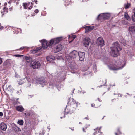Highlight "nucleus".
<instances>
[{
	"label": "nucleus",
	"mask_w": 135,
	"mask_h": 135,
	"mask_svg": "<svg viewBox=\"0 0 135 135\" xmlns=\"http://www.w3.org/2000/svg\"><path fill=\"white\" fill-rule=\"evenodd\" d=\"M45 133V131L43 130L42 132H40L39 135H44Z\"/></svg>",
	"instance_id": "72a5a7b5"
},
{
	"label": "nucleus",
	"mask_w": 135,
	"mask_h": 135,
	"mask_svg": "<svg viewBox=\"0 0 135 135\" xmlns=\"http://www.w3.org/2000/svg\"><path fill=\"white\" fill-rule=\"evenodd\" d=\"M125 62L123 60H120L117 61L115 64L112 66L111 69L113 70H118L120 69L125 66Z\"/></svg>",
	"instance_id": "20e7f679"
},
{
	"label": "nucleus",
	"mask_w": 135,
	"mask_h": 135,
	"mask_svg": "<svg viewBox=\"0 0 135 135\" xmlns=\"http://www.w3.org/2000/svg\"><path fill=\"white\" fill-rule=\"evenodd\" d=\"M101 128V127H100L99 129H98V127H97V128H96V130L98 131V132H99L100 131V130Z\"/></svg>",
	"instance_id": "f704fd0d"
},
{
	"label": "nucleus",
	"mask_w": 135,
	"mask_h": 135,
	"mask_svg": "<svg viewBox=\"0 0 135 135\" xmlns=\"http://www.w3.org/2000/svg\"><path fill=\"white\" fill-rule=\"evenodd\" d=\"M90 42V39L88 37L84 38L83 41L84 46L86 47L89 45Z\"/></svg>",
	"instance_id": "9b49d317"
},
{
	"label": "nucleus",
	"mask_w": 135,
	"mask_h": 135,
	"mask_svg": "<svg viewBox=\"0 0 135 135\" xmlns=\"http://www.w3.org/2000/svg\"><path fill=\"white\" fill-rule=\"evenodd\" d=\"M34 12H35V13H38V12H39V11H38V9H37L35 10V11H34Z\"/></svg>",
	"instance_id": "4c0bfd02"
},
{
	"label": "nucleus",
	"mask_w": 135,
	"mask_h": 135,
	"mask_svg": "<svg viewBox=\"0 0 135 135\" xmlns=\"http://www.w3.org/2000/svg\"><path fill=\"white\" fill-rule=\"evenodd\" d=\"M62 37H60L55 38L52 39L48 43L47 41L45 39L40 40V41L41 43L42 48L45 49L46 48L48 47H50L53 44L55 45L57 44L62 40Z\"/></svg>",
	"instance_id": "f03ea898"
},
{
	"label": "nucleus",
	"mask_w": 135,
	"mask_h": 135,
	"mask_svg": "<svg viewBox=\"0 0 135 135\" xmlns=\"http://www.w3.org/2000/svg\"><path fill=\"white\" fill-rule=\"evenodd\" d=\"M69 36V38H73V39H75L76 37V36L75 35H72V36H70V35H69L68 36Z\"/></svg>",
	"instance_id": "cd10ccee"
},
{
	"label": "nucleus",
	"mask_w": 135,
	"mask_h": 135,
	"mask_svg": "<svg viewBox=\"0 0 135 135\" xmlns=\"http://www.w3.org/2000/svg\"><path fill=\"white\" fill-rule=\"evenodd\" d=\"M85 29V32L87 33L89 31H91L93 29V26H86L84 27Z\"/></svg>",
	"instance_id": "2eb2a0df"
},
{
	"label": "nucleus",
	"mask_w": 135,
	"mask_h": 135,
	"mask_svg": "<svg viewBox=\"0 0 135 135\" xmlns=\"http://www.w3.org/2000/svg\"><path fill=\"white\" fill-rule=\"evenodd\" d=\"M21 92H22V91H21V89H20L19 90L17 91L16 93L17 94L19 95V94H21Z\"/></svg>",
	"instance_id": "2f4dec72"
},
{
	"label": "nucleus",
	"mask_w": 135,
	"mask_h": 135,
	"mask_svg": "<svg viewBox=\"0 0 135 135\" xmlns=\"http://www.w3.org/2000/svg\"><path fill=\"white\" fill-rule=\"evenodd\" d=\"M98 99L99 102H101V101L99 99V98H98Z\"/></svg>",
	"instance_id": "de8ad7c7"
},
{
	"label": "nucleus",
	"mask_w": 135,
	"mask_h": 135,
	"mask_svg": "<svg viewBox=\"0 0 135 135\" xmlns=\"http://www.w3.org/2000/svg\"><path fill=\"white\" fill-rule=\"evenodd\" d=\"M34 1L36 4H37V0H34Z\"/></svg>",
	"instance_id": "37998d69"
},
{
	"label": "nucleus",
	"mask_w": 135,
	"mask_h": 135,
	"mask_svg": "<svg viewBox=\"0 0 135 135\" xmlns=\"http://www.w3.org/2000/svg\"><path fill=\"white\" fill-rule=\"evenodd\" d=\"M10 6H9V8H8L6 7H4L3 8V10H4V13L2 11H1V13H2V16L3 17V15H4V14L7 13L8 12V9H11V8H10Z\"/></svg>",
	"instance_id": "f3484780"
},
{
	"label": "nucleus",
	"mask_w": 135,
	"mask_h": 135,
	"mask_svg": "<svg viewBox=\"0 0 135 135\" xmlns=\"http://www.w3.org/2000/svg\"><path fill=\"white\" fill-rule=\"evenodd\" d=\"M129 31L132 33H135V26H132L129 27Z\"/></svg>",
	"instance_id": "412c9836"
},
{
	"label": "nucleus",
	"mask_w": 135,
	"mask_h": 135,
	"mask_svg": "<svg viewBox=\"0 0 135 135\" xmlns=\"http://www.w3.org/2000/svg\"><path fill=\"white\" fill-rule=\"evenodd\" d=\"M73 39L72 40H71V41H69V43H70L71 42L73 41Z\"/></svg>",
	"instance_id": "09e8293b"
},
{
	"label": "nucleus",
	"mask_w": 135,
	"mask_h": 135,
	"mask_svg": "<svg viewBox=\"0 0 135 135\" xmlns=\"http://www.w3.org/2000/svg\"><path fill=\"white\" fill-rule=\"evenodd\" d=\"M63 48V47L61 44H59L54 48L55 53H57L61 50Z\"/></svg>",
	"instance_id": "9d476101"
},
{
	"label": "nucleus",
	"mask_w": 135,
	"mask_h": 135,
	"mask_svg": "<svg viewBox=\"0 0 135 135\" xmlns=\"http://www.w3.org/2000/svg\"><path fill=\"white\" fill-rule=\"evenodd\" d=\"M79 56V59L80 61H83L85 58V53L84 52H80L78 54Z\"/></svg>",
	"instance_id": "f8f14e48"
},
{
	"label": "nucleus",
	"mask_w": 135,
	"mask_h": 135,
	"mask_svg": "<svg viewBox=\"0 0 135 135\" xmlns=\"http://www.w3.org/2000/svg\"><path fill=\"white\" fill-rule=\"evenodd\" d=\"M55 59V58L54 57L52 56H48L46 58L47 60L49 62H51L53 61Z\"/></svg>",
	"instance_id": "aec40b11"
},
{
	"label": "nucleus",
	"mask_w": 135,
	"mask_h": 135,
	"mask_svg": "<svg viewBox=\"0 0 135 135\" xmlns=\"http://www.w3.org/2000/svg\"><path fill=\"white\" fill-rule=\"evenodd\" d=\"M84 128H83V131H84Z\"/></svg>",
	"instance_id": "3c124183"
},
{
	"label": "nucleus",
	"mask_w": 135,
	"mask_h": 135,
	"mask_svg": "<svg viewBox=\"0 0 135 135\" xmlns=\"http://www.w3.org/2000/svg\"><path fill=\"white\" fill-rule=\"evenodd\" d=\"M119 95H120V96L121 97L122 96L121 94H118V96H119Z\"/></svg>",
	"instance_id": "8fccbe9b"
},
{
	"label": "nucleus",
	"mask_w": 135,
	"mask_h": 135,
	"mask_svg": "<svg viewBox=\"0 0 135 135\" xmlns=\"http://www.w3.org/2000/svg\"><path fill=\"white\" fill-rule=\"evenodd\" d=\"M4 6H6L7 5V3H6V2H5V3H4Z\"/></svg>",
	"instance_id": "a18cd8bd"
},
{
	"label": "nucleus",
	"mask_w": 135,
	"mask_h": 135,
	"mask_svg": "<svg viewBox=\"0 0 135 135\" xmlns=\"http://www.w3.org/2000/svg\"><path fill=\"white\" fill-rule=\"evenodd\" d=\"M0 5H1V3H0Z\"/></svg>",
	"instance_id": "680f3d73"
},
{
	"label": "nucleus",
	"mask_w": 135,
	"mask_h": 135,
	"mask_svg": "<svg viewBox=\"0 0 135 135\" xmlns=\"http://www.w3.org/2000/svg\"><path fill=\"white\" fill-rule=\"evenodd\" d=\"M11 86H9V87H11Z\"/></svg>",
	"instance_id": "6e6d98bb"
},
{
	"label": "nucleus",
	"mask_w": 135,
	"mask_h": 135,
	"mask_svg": "<svg viewBox=\"0 0 135 135\" xmlns=\"http://www.w3.org/2000/svg\"><path fill=\"white\" fill-rule=\"evenodd\" d=\"M102 135V133H100V134L99 135Z\"/></svg>",
	"instance_id": "603ef678"
},
{
	"label": "nucleus",
	"mask_w": 135,
	"mask_h": 135,
	"mask_svg": "<svg viewBox=\"0 0 135 135\" xmlns=\"http://www.w3.org/2000/svg\"><path fill=\"white\" fill-rule=\"evenodd\" d=\"M27 80V81L29 82L30 81V79L28 78H26L23 79L22 80H20L18 81V84L20 85H22L25 82V81Z\"/></svg>",
	"instance_id": "4468645a"
},
{
	"label": "nucleus",
	"mask_w": 135,
	"mask_h": 135,
	"mask_svg": "<svg viewBox=\"0 0 135 135\" xmlns=\"http://www.w3.org/2000/svg\"><path fill=\"white\" fill-rule=\"evenodd\" d=\"M95 106V105L94 104H91V106L93 107H94Z\"/></svg>",
	"instance_id": "a19ab883"
},
{
	"label": "nucleus",
	"mask_w": 135,
	"mask_h": 135,
	"mask_svg": "<svg viewBox=\"0 0 135 135\" xmlns=\"http://www.w3.org/2000/svg\"><path fill=\"white\" fill-rule=\"evenodd\" d=\"M28 47H22L21 48H20V49L21 50H22V49H26Z\"/></svg>",
	"instance_id": "58836bf2"
},
{
	"label": "nucleus",
	"mask_w": 135,
	"mask_h": 135,
	"mask_svg": "<svg viewBox=\"0 0 135 135\" xmlns=\"http://www.w3.org/2000/svg\"><path fill=\"white\" fill-rule=\"evenodd\" d=\"M17 123L20 125H22L23 123V121L22 120H20L18 121Z\"/></svg>",
	"instance_id": "bb28decb"
},
{
	"label": "nucleus",
	"mask_w": 135,
	"mask_h": 135,
	"mask_svg": "<svg viewBox=\"0 0 135 135\" xmlns=\"http://www.w3.org/2000/svg\"><path fill=\"white\" fill-rule=\"evenodd\" d=\"M131 6V4L129 3H127L125 4V7L126 9L129 8Z\"/></svg>",
	"instance_id": "393cba45"
},
{
	"label": "nucleus",
	"mask_w": 135,
	"mask_h": 135,
	"mask_svg": "<svg viewBox=\"0 0 135 135\" xmlns=\"http://www.w3.org/2000/svg\"><path fill=\"white\" fill-rule=\"evenodd\" d=\"M19 0H10V1L8 2V3L10 4L11 3H12V2H16V3L17 4H18V1Z\"/></svg>",
	"instance_id": "4be33fe9"
},
{
	"label": "nucleus",
	"mask_w": 135,
	"mask_h": 135,
	"mask_svg": "<svg viewBox=\"0 0 135 135\" xmlns=\"http://www.w3.org/2000/svg\"><path fill=\"white\" fill-rule=\"evenodd\" d=\"M88 116H87V117H85L84 119H88Z\"/></svg>",
	"instance_id": "c03bdc74"
},
{
	"label": "nucleus",
	"mask_w": 135,
	"mask_h": 135,
	"mask_svg": "<svg viewBox=\"0 0 135 135\" xmlns=\"http://www.w3.org/2000/svg\"><path fill=\"white\" fill-rule=\"evenodd\" d=\"M15 56L17 57H23L24 56L22 55H14Z\"/></svg>",
	"instance_id": "c756f323"
},
{
	"label": "nucleus",
	"mask_w": 135,
	"mask_h": 135,
	"mask_svg": "<svg viewBox=\"0 0 135 135\" xmlns=\"http://www.w3.org/2000/svg\"><path fill=\"white\" fill-rule=\"evenodd\" d=\"M28 113L27 112H25L24 113V114L25 116H27L28 114Z\"/></svg>",
	"instance_id": "c9c22d12"
},
{
	"label": "nucleus",
	"mask_w": 135,
	"mask_h": 135,
	"mask_svg": "<svg viewBox=\"0 0 135 135\" xmlns=\"http://www.w3.org/2000/svg\"><path fill=\"white\" fill-rule=\"evenodd\" d=\"M73 129H72V130H73Z\"/></svg>",
	"instance_id": "052dcab7"
},
{
	"label": "nucleus",
	"mask_w": 135,
	"mask_h": 135,
	"mask_svg": "<svg viewBox=\"0 0 135 135\" xmlns=\"http://www.w3.org/2000/svg\"><path fill=\"white\" fill-rule=\"evenodd\" d=\"M108 90H109V89H108Z\"/></svg>",
	"instance_id": "13d9d810"
},
{
	"label": "nucleus",
	"mask_w": 135,
	"mask_h": 135,
	"mask_svg": "<svg viewBox=\"0 0 135 135\" xmlns=\"http://www.w3.org/2000/svg\"><path fill=\"white\" fill-rule=\"evenodd\" d=\"M36 81L37 83L40 84L42 87L46 84V83L44 80L40 78L37 79Z\"/></svg>",
	"instance_id": "ddd939ff"
},
{
	"label": "nucleus",
	"mask_w": 135,
	"mask_h": 135,
	"mask_svg": "<svg viewBox=\"0 0 135 135\" xmlns=\"http://www.w3.org/2000/svg\"><path fill=\"white\" fill-rule=\"evenodd\" d=\"M115 134L116 135H123V134H121L119 130L118 131L117 133H115Z\"/></svg>",
	"instance_id": "7c9ffc66"
},
{
	"label": "nucleus",
	"mask_w": 135,
	"mask_h": 135,
	"mask_svg": "<svg viewBox=\"0 0 135 135\" xmlns=\"http://www.w3.org/2000/svg\"><path fill=\"white\" fill-rule=\"evenodd\" d=\"M23 4L25 9L28 10H30L32 8L33 5L31 2V3L29 2L27 3H23Z\"/></svg>",
	"instance_id": "1a4fd4ad"
},
{
	"label": "nucleus",
	"mask_w": 135,
	"mask_h": 135,
	"mask_svg": "<svg viewBox=\"0 0 135 135\" xmlns=\"http://www.w3.org/2000/svg\"><path fill=\"white\" fill-rule=\"evenodd\" d=\"M68 2V1L67 0L65 1V2L66 3L65 4V5L66 6L68 5L69 4H70V2Z\"/></svg>",
	"instance_id": "473e14b6"
},
{
	"label": "nucleus",
	"mask_w": 135,
	"mask_h": 135,
	"mask_svg": "<svg viewBox=\"0 0 135 135\" xmlns=\"http://www.w3.org/2000/svg\"><path fill=\"white\" fill-rule=\"evenodd\" d=\"M124 16L125 18L127 20H130V18L127 13H125L124 14Z\"/></svg>",
	"instance_id": "5701e85b"
},
{
	"label": "nucleus",
	"mask_w": 135,
	"mask_h": 135,
	"mask_svg": "<svg viewBox=\"0 0 135 135\" xmlns=\"http://www.w3.org/2000/svg\"><path fill=\"white\" fill-rule=\"evenodd\" d=\"M134 10H135V8H134ZM132 19L133 21L135 22V12L132 16Z\"/></svg>",
	"instance_id": "a878e982"
},
{
	"label": "nucleus",
	"mask_w": 135,
	"mask_h": 135,
	"mask_svg": "<svg viewBox=\"0 0 135 135\" xmlns=\"http://www.w3.org/2000/svg\"><path fill=\"white\" fill-rule=\"evenodd\" d=\"M61 119H62V117H61Z\"/></svg>",
	"instance_id": "4d7b16f0"
},
{
	"label": "nucleus",
	"mask_w": 135,
	"mask_h": 135,
	"mask_svg": "<svg viewBox=\"0 0 135 135\" xmlns=\"http://www.w3.org/2000/svg\"><path fill=\"white\" fill-rule=\"evenodd\" d=\"M93 69L95 72L97 71L96 66L95 64L93 66Z\"/></svg>",
	"instance_id": "c85d7f7f"
},
{
	"label": "nucleus",
	"mask_w": 135,
	"mask_h": 135,
	"mask_svg": "<svg viewBox=\"0 0 135 135\" xmlns=\"http://www.w3.org/2000/svg\"><path fill=\"white\" fill-rule=\"evenodd\" d=\"M3 28V26H1V24L0 23V29L2 30Z\"/></svg>",
	"instance_id": "e433bc0d"
},
{
	"label": "nucleus",
	"mask_w": 135,
	"mask_h": 135,
	"mask_svg": "<svg viewBox=\"0 0 135 135\" xmlns=\"http://www.w3.org/2000/svg\"><path fill=\"white\" fill-rule=\"evenodd\" d=\"M69 99L71 100L68 102V105L65 110V114H70L73 113L78 105L80 104L79 103L76 102L73 98H71Z\"/></svg>",
	"instance_id": "f257e3e1"
},
{
	"label": "nucleus",
	"mask_w": 135,
	"mask_h": 135,
	"mask_svg": "<svg viewBox=\"0 0 135 135\" xmlns=\"http://www.w3.org/2000/svg\"><path fill=\"white\" fill-rule=\"evenodd\" d=\"M79 124H81V122H79Z\"/></svg>",
	"instance_id": "864d4df0"
},
{
	"label": "nucleus",
	"mask_w": 135,
	"mask_h": 135,
	"mask_svg": "<svg viewBox=\"0 0 135 135\" xmlns=\"http://www.w3.org/2000/svg\"><path fill=\"white\" fill-rule=\"evenodd\" d=\"M2 62V59L0 58V64H1Z\"/></svg>",
	"instance_id": "79ce46f5"
},
{
	"label": "nucleus",
	"mask_w": 135,
	"mask_h": 135,
	"mask_svg": "<svg viewBox=\"0 0 135 135\" xmlns=\"http://www.w3.org/2000/svg\"><path fill=\"white\" fill-rule=\"evenodd\" d=\"M47 129H49V131L50 130V128L49 127H47Z\"/></svg>",
	"instance_id": "49530a36"
},
{
	"label": "nucleus",
	"mask_w": 135,
	"mask_h": 135,
	"mask_svg": "<svg viewBox=\"0 0 135 135\" xmlns=\"http://www.w3.org/2000/svg\"><path fill=\"white\" fill-rule=\"evenodd\" d=\"M73 129H72V130H73Z\"/></svg>",
	"instance_id": "bf43d9fd"
},
{
	"label": "nucleus",
	"mask_w": 135,
	"mask_h": 135,
	"mask_svg": "<svg viewBox=\"0 0 135 135\" xmlns=\"http://www.w3.org/2000/svg\"><path fill=\"white\" fill-rule=\"evenodd\" d=\"M114 95H115L116 94L115 93H114Z\"/></svg>",
	"instance_id": "5fc2aeb1"
},
{
	"label": "nucleus",
	"mask_w": 135,
	"mask_h": 135,
	"mask_svg": "<svg viewBox=\"0 0 135 135\" xmlns=\"http://www.w3.org/2000/svg\"><path fill=\"white\" fill-rule=\"evenodd\" d=\"M3 115V113L2 112H0V116H2Z\"/></svg>",
	"instance_id": "ea45409f"
},
{
	"label": "nucleus",
	"mask_w": 135,
	"mask_h": 135,
	"mask_svg": "<svg viewBox=\"0 0 135 135\" xmlns=\"http://www.w3.org/2000/svg\"><path fill=\"white\" fill-rule=\"evenodd\" d=\"M16 110L18 111L22 112L24 110V109L22 106H18L16 107Z\"/></svg>",
	"instance_id": "a211bd4d"
},
{
	"label": "nucleus",
	"mask_w": 135,
	"mask_h": 135,
	"mask_svg": "<svg viewBox=\"0 0 135 135\" xmlns=\"http://www.w3.org/2000/svg\"><path fill=\"white\" fill-rule=\"evenodd\" d=\"M79 52L76 50H73L69 55V57L71 58L75 59L78 57Z\"/></svg>",
	"instance_id": "0eeeda50"
},
{
	"label": "nucleus",
	"mask_w": 135,
	"mask_h": 135,
	"mask_svg": "<svg viewBox=\"0 0 135 135\" xmlns=\"http://www.w3.org/2000/svg\"><path fill=\"white\" fill-rule=\"evenodd\" d=\"M0 127L1 129L3 131L6 130L7 128L6 124L3 122L0 124Z\"/></svg>",
	"instance_id": "dca6fc26"
},
{
	"label": "nucleus",
	"mask_w": 135,
	"mask_h": 135,
	"mask_svg": "<svg viewBox=\"0 0 135 135\" xmlns=\"http://www.w3.org/2000/svg\"><path fill=\"white\" fill-rule=\"evenodd\" d=\"M25 59L28 63L30 62L31 61V59L30 57L25 56Z\"/></svg>",
	"instance_id": "b1692460"
},
{
	"label": "nucleus",
	"mask_w": 135,
	"mask_h": 135,
	"mask_svg": "<svg viewBox=\"0 0 135 135\" xmlns=\"http://www.w3.org/2000/svg\"><path fill=\"white\" fill-rule=\"evenodd\" d=\"M110 13H106L99 14L97 18V20L102 19H107L109 18L110 16Z\"/></svg>",
	"instance_id": "39448f33"
},
{
	"label": "nucleus",
	"mask_w": 135,
	"mask_h": 135,
	"mask_svg": "<svg viewBox=\"0 0 135 135\" xmlns=\"http://www.w3.org/2000/svg\"><path fill=\"white\" fill-rule=\"evenodd\" d=\"M111 49L110 54L114 57H117L119 55V51L121 50L120 45L117 42L113 44V46L111 47Z\"/></svg>",
	"instance_id": "7ed1b4c3"
},
{
	"label": "nucleus",
	"mask_w": 135,
	"mask_h": 135,
	"mask_svg": "<svg viewBox=\"0 0 135 135\" xmlns=\"http://www.w3.org/2000/svg\"><path fill=\"white\" fill-rule=\"evenodd\" d=\"M97 44L98 46L102 47L104 45V41L102 38L99 37L97 40Z\"/></svg>",
	"instance_id": "6e6552de"
},
{
	"label": "nucleus",
	"mask_w": 135,
	"mask_h": 135,
	"mask_svg": "<svg viewBox=\"0 0 135 135\" xmlns=\"http://www.w3.org/2000/svg\"><path fill=\"white\" fill-rule=\"evenodd\" d=\"M42 48L40 47H37L36 49H33L31 51V52L33 54H34L38 52L39 50L41 49Z\"/></svg>",
	"instance_id": "6ab92c4d"
},
{
	"label": "nucleus",
	"mask_w": 135,
	"mask_h": 135,
	"mask_svg": "<svg viewBox=\"0 0 135 135\" xmlns=\"http://www.w3.org/2000/svg\"><path fill=\"white\" fill-rule=\"evenodd\" d=\"M31 67L34 69H37L40 68L41 65L40 63L37 61H33L31 63Z\"/></svg>",
	"instance_id": "423d86ee"
}]
</instances>
